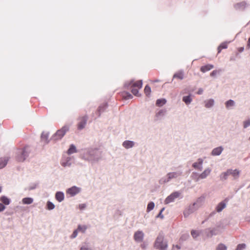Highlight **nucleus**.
<instances>
[{"label": "nucleus", "instance_id": "1", "mask_svg": "<svg viewBox=\"0 0 250 250\" xmlns=\"http://www.w3.org/2000/svg\"><path fill=\"white\" fill-rule=\"evenodd\" d=\"M204 202V197L198 198L195 202L190 205L184 211L185 217H188L190 214L194 212L199 208Z\"/></svg>", "mask_w": 250, "mask_h": 250}, {"label": "nucleus", "instance_id": "2", "mask_svg": "<svg viewBox=\"0 0 250 250\" xmlns=\"http://www.w3.org/2000/svg\"><path fill=\"white\" fill-rule=\"evenodd\" d=\"M154 247L159 250H167V242L165 239L164 235L160 233L156 238L154 243Z\"/></svg>", "mask_w": 250, "mask_h": 250}, {"label": "nucleus", "instance_id": "3", "mask_svg": "<svg viewBox=\"0 0 250 250\" xmlns=\"http://www.w3.org/2000/svg\"><path fill=\"white\" fill-rule=\"evenodd\" d=\"M142 85L143 83L142 80L135 82L132 81L127 86L131 90L132 93L134 95L139 97L141 95L139 94L138 90L142 87Z\"/></svg>", "mask_w": 250, "mask_h": 250}, {"label": "nucleus", "instance_id": "4", "mask_svg": "<svg viewBox=\"0 0 250 250\" xmlns=\"http://www.w3.org/2000/svg\"><path fill=\"white\" fill-rule=\"evenodd\" d=\"M182 174V172L180 170L175 172H169L166 175L165 177L162 178L160 180L159 183L160 184H164L167 183L171 179H176L180 177Z\"/></svg>", "mask_w": 250, "mask_h": 250}, {"label": "nucleus", "instance_id": "5", "mask_svg": "<svg viewBox=\"0 0 250 250\" xmlns=\"http://www.w3.org/2000/svg\"><path fill=\"white\" fill-rule=\"evenodd\" d=\"M97 151L95 149H88L83 154V159L89 161H92L95 160L96 158L95 157L97 153Z\"/></svg>", "mask_w": 250, "mask_h": 250}, {"label": "nucleus", "instance_id": "6", "mask_svg": "<svg viewBox=\"0 0 250 250\" xmlns=\"http://www.w3.org/2000/svg\"><path fill=\"white\" fill-rule=\"evenodd\" d=\"M69 130L68 126H64L60 130H58L57 132L53 135V139L54 140H58L61 139L65 134L66 132Z\"/></svg>", "mask_w": 250, "mask_h": 250}, {"label": "nucleus", "instance_id": "7", "mask_svg": "<svg viewBox=\"0 0 250 250\" xmlns=\"http://www.w3.org/2000/svg\"><path fill=\"white\" fill-rule=\"evenodd\" d=\"M181 195V193L179 191H175L172 193L170 195L167 196L165 200V204H168L174 201L175 199L178 198Z\"/></svg>", "mask_w": 250, "mask_h": 250}, {"label": "nucleus", "instance_id": "8", "mask_svg": "<svg viewBox=\"0 0 250 250\" xmlns=\"http://www.w3.org/2000/svg\"><path fill=\"white\" fill-rule=\"evenodd\" d=\"M28 156V153L25 149H22L18 152L16 159L18 161L21 162H23Z\"/></svg>", "mask_w": 250, "mask_h": 250}, {"label": "nucleus", "instance_id": "9", "mask_svg": "<svg viewBox=\"0 0 250 250\" xmlns=\"http://www.w3.org/2000/svg\"><path fill=\"white\" fill-rule=\"evenodd\" d=\"M144 233L142 231L137 230L134 233V239L138 243L142 242L144 238Z\"/></svg>", "mask_w": 250, "mask_h": 250}, {"label": "nucleus", "instance_id": "10", "mask_svg": "<svg viewBox=\"0 0 250 250\" xmlns=\"http://www.w3.org/2000/svg\"><path fill=\"white\" fill-rule=\"evenodd\" d=\"M87 119L88 117L87 116H84L80 118V121L78 125V128L79 129L81 130L85 127Z\"/></svg>", "mask_w": 250, "mask_h": 250}, {"label": "nucleus", "instance_id": "11", "mask_svg": "<svg viewBox=\"0 0 250 250\" xmlns=\"http://www.w3.org/2000/svg\"><path fill=\"white\" fill-rule=\"evenodd\" d=\"M227 200L225 199V200L220 202L216 207V210L218 212H220L222 211L227 206Z\"/></svg>", "mask_w": 250, "mask_h": 250}, {"label": "nucleus", "instance_id": "12", "mask_svg": "<svg viewBox=\"0 0 250 250\" xmlns=\"http://www.w3.org/2000/svg\"><path fill=\"white\" fill-rule=\"evenodd\" d=\"M211 169L209 168H207L205 169V170L200 174L199 175L198 177L197 180H199V179H204L206 178L210 173Z\"/></svg>", "mask_w": 250, "mask_h": 250}, {"label": "nucleus", "instance_id": "13", "mask_svg": "<svg viewBox=\"0 0 250 250\" xmlns=\"http://www.w3.org/2000/svg\"><path fill=\"white\" fill-rule=\"evenodd\" d=\"M80 188L75 186L69 188L67 190V193L73 196L78 193L80 191Z\"/></svg>", "mask_w": 250, "mask_h": 250}, {"label": "nucleus", "instance_id": "14", "mask_svg": "<svg viewBox=\"0 0 250 250\" xmlns=\"http://www.w3.org/2000/svg\"><path fill=\"white\" fill-rule=\"evenodd\" d=\"M203 161L201 159H199L198 160V162H196L193 164L192 167L198 170H202L203 169L202 164Z\"/></svg>", "mask_w": 250, "mask_h": 250}, {"label": "nucleus", "instance_id": "15", "mask_svg": "<svg viewBox=\"0 0 250 250\" xmlns=\"http://www.w3.org/2000/svg\"><path fill=\"white\" fill-rule=\"evenodd\" d=\"M134 145V143L131 141H125L123 143V146L126 149L132 148Z\"/></svg>", "mask_w": 250, "mask_h": 250}, {"label": "nucleus", "instance_id": "16", "mask_svg": "<svg viewBox=\"0 0 250 250\" xmlns=\"http://www.w3.org/2000/svg\"><path fill=\"white\" fill-rule=\"evenodd\" d=\"M223 148L222 146H219L214 148L212 151V155L214 156L219 155L222 152Z\"/></svg>", "mask_w": 250, "mask_h": 250}, {"label": "nucleus", "instance_id": "17", "mask_svg": "<svg viewBox=\"0 0 250 250\" xmlns=\"http://www.w3.org/2000/svg\"><path fill=\"white\" fill-rule=\"evenodd\" d=\"M229 172L230 173V175H232L234 179H237L239 176V174H240V171L238 170V169H234V170H232L231 169H229Z\"/></svg>", "mask_w": 250, "mask_h": 250}, {"label": "nucleus", "instance_id": "18", "mask_svg": "<svg viewBox=\"0 0 250 250\" xmlns=\"http://www.w3.org/2000/svg\"><path fill=\"white\" fill-rule=\"evenodd\" d=\"M229 170L228 169L226 171L222 173L220 175V180L225 181L227 179L228 176L230 175Z\"/></svg>", "mask_w": 250, "mask_h": 250}, {"label": "nucleus", "instance_id": "19", "mask_svg": "<svg viewBox=\"0 0 250 250\" xmlns=\"http://www.w3.org/2000/svg\"><path fill=\"white\" fill-rule=\"evenodd\" d=\"M225 106L227 109H229L231 107H233L235 104V103L233 100H229L225 102Z\"/></svg>", "mask_w": 250, "mask_h": 250}, {"label": "nucleus", "instance_id": "20", "mask_svg": "<svg viewBox=\"0 0 250 250\" xmlns=\"http://www.w3.org/2000/svg\"><path fill=\"white\" fill-rule=\"evenodd\" d=\"M246 3H245V2H241L235 4L234 7L237 10H243L246 7Z\"/></svg>", "mask_w": 250, "mask_h": 250}, {"label": "nucleus", "instance_id": "21", "mask_svg": "<svg viewBox=\"0 0 250 250\" xmlns=\"http://www.w3.org/2000/svg\"><path fill=\"white\" fill-rule=\"evenodd\" d=\"M214 67V66L212 64H207L205 66H203L201 67L200 70L205 73L207 71H209L210 69H212Z\"/></svg>", "mask_w": 250, "mask_h": 250}, {"label": "nucleus", "instance_id": "22", "mask_svg": "<svg viewBox=\"0 0 250 250\" xmlns=\"http://www.w3.org/2000/svg\"><path fill=\"white\" fill-rule=\"evenodd\" d=\"M8 161L7 157L0 158V169L4 167L7 164Z\"/></svg>", "mask_w": 250, "mask_h": 250}, {"label": "nucleus", "instance_id": "23", "mask_svg": "<svg viewBox=\"0 0 250 250\" xmlns=\"http://www.w3.org/2000/svg\"><path fill=\"white\" fill-rule=\"evenodd\" d=\"M107 106V104H104L100 105L97 110L98 116H100L102 112H104Z\"/></svg>", "mask_w": 250, "mask_h": 250}, {"label": "nucleus", "instance_id": "24", "mask_svg": "<svg viewBox=\"0 0 250 250\" xmlns=\"http://www.w3.org/2000/svg\"><path fill=\"white\" fill-rule=\"evenodd\" d=\"M56 199L60 202L64 199V194L62 192H57L55 195Z\"/></svg>", "mask_w": 250, "mask_h": 250}, {"label": "nucleus", "instance_id": "25", "mask_svg": "<svg viewBox=\"0 0 250 250\" xmlns=\"http://www.w3.org/2000/svg\"><path fill=\"white\" fill-rule=\"evenodd\" d=\"M23 204L29 205L33 202V199L30 197L24 198L22 200Z\"/></svg>", "mask_w": 250, "mask_h": 250}, {"label": "nucleus", "instance_id": "26", "mask_svg": "<svg viewBox=\"0 0 250 250\" xmlns=\"http://www.w3.org/2000/svg\"><path fill=\"white\" fill-rule=\"evenodd\" d=\"M205 106L207 108H210L214 105V101L213 99H210L205 102Z\"/></svg>", "mask_w": 250, "mask_h": 250}, {"label": "nucleus", "instance_id": "27", "mask_svg": "<svg viewBox=\"0 0 250 250\" xmlns=\"http://www.w3.org/2000/svg\"><path fill=\"white\" fill-rule=\"evenodd\" d=\"M201 232V230L193 229L191 231V235L194 239H196L200 235Z\"/></svg>", "mask_w": 250, "mask_h": 250}, {"label": "nucleus", "instance_id": "28", "mask_svg": "<svg viewBox=\"0 0 250 250\" xmlns=\"http://www.w3.org/2000/svg\"><path fill=\"white\" fill-rule=\"evenodd\" d=\"M173 78H178L180 80H183L184 79V72L182 71H180L173 75Z\"/></svg>", "mask_w": 250, "mask_h": 250}, {"label": "nucleus", "instance_id": "29", "mask_svg": "<svg viewBox=\"0 0 250 250\" xmlns=\"http://www.w3.org/2000/svg\"><path fill=\"white\" fill-rule=\"evenodd\" d=\"M87 229V226L79 225L77 229L79 232H81L82 233H85Z\"/></svg>", "mask_w": 250, "mask_h": 250}, {"label": "nucleus", "instance_id": "30", "mask_svg": "<svg viewBox=\"0 0 250 250\" xmlns=\"http://www.w3.org/2000/svg\"><path fill=\"white\" fill-rule=\"evenodd\" d=\"M0 201L6 205H8L10 204V200L6 196H2L0 198Z\"/></svg>", "mask_w": 250, "mask_h": 250}, {"label": "nucleus", "instance_id": "31", "mask_svg": "<svg viewBox=\"0 0 250 250\" xmlns=\"http://www.w3.org/2000/svg\"><path fill=\"white\" fill-rule=\"evenodd\" d=\"M183 101L186 104H189L191 103L192 99L190 95L188 96H184L183 98Z\"/></svg>", "mask_w": 250, "mask_h": 250}, {"label": "nucleus", "instance_id": "32", "mask_svg": "<svg viewBox=\"0 0 250 250\" xmlns=\"http://www.w3.org/2000/svg\"><path fill=\"white\" fill-rule=\"evenodd\" d=\"M206 231H208L209 232H210V234L208 233L207 234V237H211L214 235H216L217 233L215 232V229H206Z\"/></svg>", "mask_w": 250, "mask_h": 250}, {"label": "nucleus", "instance_id": "33", "mask_svg": "<svg viewBox=\"0 0 250 250\" xmlns=\"http://www.w3.org/2000/svg\"><path fill=\"white\" fill-rule=\"evenodd\" d=\"M75 152H76V148L75 146L71 145L67 151V153L68 154H71Z\"/></svg>", "mask_w": 250, "mask_h": 250}, {"label": "nucleus", "instance_id": "34", "mask_svg": "<svg viewBox=\"0 0 250 250\" xmlns=\"http://www.w3.org/2000/svg\"><path fill=\"white\" fill-rule=\"evenodd\" d=\"M72 164V163L71 162V158H67L66 162H64L62 163V166L64 167H70Z\"/></svg>", "mask_w": 250, "mask_h": 250}, {"label": "nucleus", "instance_id": "35", "mask_svg": "<svg viewBox=\"0 0 250 250\" xmlns=\"http://www.w3.org/2000/svg\"><path fill=\"white\" fill-rule=\"evenodd\" d=\"M166 103V100L164 99H158L156 101V104L158 106H161L165 104Z\"/></svg>", "mask_w": 250, "mask_h": 250}, {"label": "nucleus", "instance_id": "36", "mask_svg": "<svg viewBox=\"0 0 250 250\" xmlns=\"http://www.w3.org/2000/svg\"><path fill=\"white\" fill-rule=\"evenodd\" d=\"M227 48V42H223L221 43L218 47V52L220 53L222 49H225Z\"/></svg>", "mask_w": 250, "mask_h": 250}, {"label": "nucleus", "instance_id": "37", "mask_svg": "<svg viewBox=\"0 0 250 250\" xmlns=\"http://www.w3.org/2000/svg\"><path fill=\"white\" fill-rule=\"evenodd\" d=\"M155 206V204L153 202H151L148 203L147 207V211L149 212L151 210H152Z\"/></svg>", "mask_w": 250, "mask_h": 250}, {"label": "nucleus", "instance_id": "38", "mask_svg": "<svg viewBox=\"0 0 250 250\" xmlns=\"http://www.w3.org/2000/svg\"><path fill=\"white\" fill-rule=\"evenodd\" d=\"M227 247L223 244H219L216 250H227Z\"/></svg>", "mask_w": 250, "mask_h": 250}, {"label": "nucleus", "instance_id": "39", "mask_svg": "<svg viewBox=\"0 0 250 250\" xmlns=\"http://www.w3.org/2000/svg\"><path fill=\"white\" fill-rule=\"evenodd\" d=\"M144 91L147 96H149L151 92V88L148 85H146Z\"/></svg>", "mask_w": 250, "mask_h": 250}, {"label": "nucleus", "instance_id": "40", "mask_svg": "<svg viewBox=\"0 0 250 250\" xmlns=\"http://www.w3.org/2000/svg\"><path fill=\"white\" fill-rule=\"evenodd\" d=\"M49 134L47 132H43L41 135V138L42 140H44L45 141H47Z\"/></svg>", "mask_w": 250, "mask_h": 250}, {"label": "nucleus", "instance_id": "41", "mask_svg": "<svg viewBox=\"0 0 250 250\" xmlns=\"http://www.w3.org/2000/svg\"><path fill=\"white\" fill-rule=\"evenodd\" d=\"M47 208L49 210H52L55 208V205L51 202L48 201L47 203Z\"/></svg>", "mask_w": 250, "mask_h": 250}, {"label": "nucleus", "instance_id": "42", "mask_svg": "<svg viewBox=\"0 0 250 250\" xmlns=\"http://www.w3.org/2000/svg\"><path fill=\"white\" fill-rule=\"evenodd\" d=\"M123 97H124L125 99L126 100L130 99H132L133 98L132 95L131 94H130L128 92L125 93L124 94Z\"/></svg>", "mask_w": 250, "mask_h": 250}, {"label": "nucleus", "instance_id": "43", "mask_svg": "<svg viewBox=\"0 0 250 250\" xmlns=\"http://www.w3.org/2000/svg\"><path fill=\"white\" fill-rule=\"evenodd\" d=\"M246 245L245 244H240L237 246L236 250H243L246 248Z\"/></svg>", "mask_w": 250, "mask_h": 250}, {"label": "nucleus", "instance_id": "44", "mask_svg": "<svg viewBox=\"0 0 250 250\" xmlns=\"http://www.w3.org/2000/svg\"><path fill=\"white\" fill-rule=\"evenodd\" d=\"M250 125V119L247 120L243 122V127L246 128Z\"/></svg>", "mask_w": 250, "mask_h": 250}, {"label": "nucleus", "instance_id": "45", "mask_svg": "<svg viewBox=\"0 0 250 250\" xmlns=\"http://www.w3.org/2000/svg\"><path fill=\"white\" fill-rule=\"evenodd\" d=\"M78 230H77V229H75L73 233L72 234V235H71L70 236V238H72V239H73V238H75L77 237V235H78Z\"/></svg>", "mask_w": 250, "mask_h": 250}, {"label": "nucleus", "instance_id": "46", "mask_svg": "<svg viewBox=\"0 0 250 250\" xmlns=\"http://www.w3.org/2000/svg\"><path fill=\"white\" fill-rule=\"evenodd\" d=\"M80 250H92L88 245H84L81 248Z\"/></svg>", "mask_w": 250, "mask_h": 250}, {"label": "nucleus", "instance_id": "47", "mask_svg": "<svg viewBox=\"0 0 250 250\" xmlns=\"http://www.w3.org/2000/svg\"><path fill=\"white\" fill-rule=\"evenodd\" d=\"M164 209H165L164 208H162L161 209V210H160L159 213L157 216V217L161 218V219H163L164 218V215L162 214V212L164 210Z\"/></svg>", "mask_w": 250, "mask_h": 250}, {"label": "nucleus", "instance_id": "48", "mask_svg": "<svg viewBox=\"0 0 250 250\" xmlns=\"http://www.w3.org/2000/svg\"><path fill=\"white\" fill-rule=\"evenodd\" d=\"M220 70H213L211 73L210 76L212 77H215L218 73H219Z\"/></svg>", "mask_w": 250, "mask_h": 250}, {"label": "nucleus", "instance_id": "49", "mask_svg": "<svg viewBox=\"0 0 250 250\" xmlns=\"http://www.w3.org/2000/svg\"><path fill=\"white\" fill-rule=\"evenodd\" d=\"M5 208V207L3 204L0 203V212L3 211Z\"/></svg>", "mask_w": 250, "mask_h": 250}, {"label": "nucleus", "instance_id": "50", "mask_svg": "<svg viewBox=\"0 0 250 250\" xmlns=\"http://www.w3.org/2000/svg\"><path fill=\"white\" fill-rule=\"evenodd\" d=\"M189 235L188 234H184L182 236L181 239L183 240H186L188 237Z\"/></svg>", "mask_w": 250, "mask_h": 250}, {"label": "nucleus", "instance_id": "51", "mask_svg": "<svg viewBox=\"0 0 250 250\" xmlns=\"http://www.w3.org/2000/svg\"><path fill=\"white\" fill-rule=\"evenodd\" d=\"M165 114V111L163 110H161L157 114V116L164 115Z\"/></svg>", "mask_w": 250, "mask_h": 250}, {"label": "nucleus", "instance_id": "52", "mask_svg": "<svg viewBox=\"0 0 250 250\" xmlns=\"http://www.w3.org/2000/svg\"><path fill=\"white\" fill-rule=\"evenodd\" d=\"M203 92V89L202 88H199L197 93L198 94H202Z\"/></svg>", "mask_w": 250, "mask_h": 250}, {"label": "nucleus", "instance_id": "53", "mask_svg": "<svg viewBox=\"0 0 250 250\" xmlns=\"http://www.w3.org/2000/svg\"><path fill=\"white\" fill-rule=\"evenodd\" d=\"M247 47L248 49L250 48V37L249 38V39L248 40V44H247Z\"/></svg>", "mask_w": 250, "mask_h": 250}, {"label": "nucleus", "instance_id": "54", "mask_svg": "<svg viewBox=\"0 0 250 250\" xmlns=\"http://www.w3.org/2000/svg\"><path fill=\"white\" fill-rule=\"evenodd\" d=\"M80 208L81 209L84 208H85V205L84 204H82L80 205Z\"/></svg>", "mask_w": 250, "mask_h": 250}, {"label": "nucleus", "instance_id": "55", "mask_svg": "<svg viewBox=\"0 0 250 250\" xmlns=\"http://www.w3.org/2000/svg\"><path fill=\"white\" fill-rule=\"evenodd\" d=\"M243 50H244V48L243 47H241V48H239V51L240 52H242V51H243Z\"/></svg>", "mask_w": 250, "mask_h": 250}, {"label": "nucleus", "instance_id": "56", "mask_svg": "<svg viewBox=\"0 0 250 250\" xmlns=\"http://www.w3.org/2000/svg\"><path fill=\"white\" fill-rule=\"evenodd\" d=\"M205 233H206L207 236L208 233L210 234V232H209L208 231H207V232L206 229L205 230Z\"/></svg>", "mask_w": 250, "mask_h": 250}, {"label": "nucleus", "instance_id": "57", "mask_svg": "<svg viewBox=\"0 0 250 250\" xmlns=\"http://www.w3.org/2000/svg\"><path fill=\"white\" fill-rule=\"evenodd\" d=\"M176 248H177V249H180V246H179L178 245H176Z\"/></svg>", "mask_w": 250, "mask_h": 250}, {"label": "nucleus", "instance_id": "58", "mask_svg": "<svg viewBox=\"0 0 250 250\" xmlns=\"http://www.w3.org/2000/svg\"><path fill=\"white\" fill-rule=\"evenodd\" d=\"M2 189V187L0 186V192H1Z\"/></svg>", "mask_w": 250, "mask_h": 250}, {"label": "nucleus", "instance_id": "59", "mask_svg": "<svg viewBox=\"0 0 250 250\" xmlns=\"http://www.w3.org/2000/svg\"><path fill=\"white\" fill-rule=\"evenodd\" d=\"M155 82H159V81L158 80H156Z\"/></svg>", "mask_w": 250, "mask_h": 250}, {"label": "nucleus", "instance_id": "60", "mask_svg": "<svg viewBox=\"0 0 250 250\" xmlns=\"http://www.w3.org/2000/svg\"><path fill=\"white\" fill-rule=\"evenodd\" d=\"M249 140L250 141V138H249Z\"/></svg>", "mask_w": 250, "mask_h": 250}]
</instances>
